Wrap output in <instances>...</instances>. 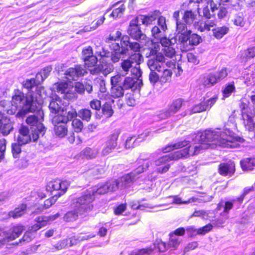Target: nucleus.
I'll return each mask as SVG.
<instances>
[{"label":"nucleus","mask_w":255,"mask_h":255,"mask_svg":"<svg viewBox=\"0 0 255 255\" xmlns=\"http://www.w3.org/2000/svg\"><path fill=\"white\" fill-rule=\"evenodd\" d=\"M200 140L205 143L190 145L184 148L168 154L170 160H178L187 157L190 155L198 154L201 150L208 147V144H215L225 147L237 148L239 146V142L243 141V139L236 136L235 133L229 129L217 128L214 130H206L200 135Z\"/></svg>","instance_id":"obj_1"},{"label":"nucleus","mask_w":255,"mask_h":255,"mask_svg":"<svg viewBox=\"0 0 255 255\" xmlns=\"http://www.w3.org/2000/svg\"><path fill=\"white\" fill-rule=\"evenodd\" d=\"M119 42H116V40L114 42H111L110 44L111 52H103L101 53V57H104L106 58H110L111 62L113 63L118 62L122 58V56L126 54L129 51L131 50L133 52H139L140 50V45L137 42H131L130 38L128 35H124L122 37Z\"/></svg>","instance_id":"obj_2"},{"label":"nucleus","mask_w":255,"mask_h":255,"mask_svg":"<svg viewBox=\"0 0 255 255\" xmlns=\"http://www.w3.org/2000/svg\"><path fill=\"white\" fill-rule=\"evenodd\" d=\"M30 97L25 96L24 93L19 90H15L11 101V109L8 110L9 114H14L17 111L16 117L23 118L30 112L34 111L33 108L34 96L29 94Z\"/></svg>","instance_id":"obj_3"},{"label":"nucleus","mask_w":255,"mask_h":255,"mask_svg":"<svg viewBox=\"0 0 255 255\" xmlns=\"http://www.w3.org/2000/svg\"><path fill=\"white\" fill-rule=\"evenodd\" d=\"M92 193L93 192L87 190L79 197L73 199L71 205L72 208L79 210V213L84 215L91 211L93 208V202L95 200Z\"/></svg>","instance_id":"obj_4"},{"label":"nucleus","mask_w":255,"mask_h":255,"mask_svg":"<svg viewBox=\"0 0 255 255\" xmlns=\"http://www.w3.org/2000/svg\"><path fill=\"white\" fill-rule=\"evenodd\" d=\"M43 120V112L40 110L35 114L29 115L26 119V123L28 125L35 127L31 131L34 140H37L40 136H43L46 132V129L42 124Z\"/></svg>","instance_id":"obj_5"},{"label":"nucleus","mask_w":255,"mask_h":255,"mask_svg":"<svg viewBox=\"0 0 255 255\" xmlns=\"http://www.w3.org/2000/svg\"><path fill=\"white\" fill-rule=\"evenodd\" d=\"M162 59H163V55L161 53H158L156 55L150 58L147 62V66L150 70L149 80L152 85H154L158 81H160V76L157 72L162 71Z\"/></svg>","instance_id":"obj_6"},{"label":"nucleus","mask_w":255,"mask_h":255,"mask_svg":"<svg viewBox=\"0 0 255 255\" xmlns=\"http://www.w3.org/2000/svg\"><path fill=\"white\" fill-rule=\"evenodd\" d=\"M226 68L214 73H210L201 75L198 80V84L204 88H209L221 81L227 76Z\"/></svg>","instance_id":"obj_7"},{"label":"nucleus","mask_w":255,"mask_h":255,"mask_svg":"<svg viewBox=\"0 0 255 255\" xmlns=\"http://www.w3.org/2000/svg\"><path fill=\"white\" fill-rule=\"evenodd\" d=\"M142 55L138 52H135L127 59L123 60L121 63L120 72L123 76L128 75L132 67L136 64L140 65L142 61Z\"/></svg>","instance_id":"obj_8"},{"label":"nucleus","mask_w":255,"mask_h":255,"mask_svg":"<svg viewBox=\"0 0 255 255\" xmlns=\"http://www.w3.org/2000/svg\"><path fill=\"white\" fill-rule=\"evenodd\" d=\"M69 185V183L67 181L56 179L47 184L46 190L50 192L52 195L59 197L65 193Z\"/></svg>","instance_id":"obj_9"},{"label":"nucleus","mask_w":255,"mask_h":255,"mask_svg":"<svg viewBox=\"0 0 255 255\" xmlns=\"http://www.w3.org/2000/svg\"><path fill=\"white\" fill-rule=\"evenodd\" d=\"M142 162H144L142 165L138 166L135 170L130 173L124 175L121 179L120 183L121 184V188L126 187L129 184L132 183L138 177L137 175L144 171V170L147 169L149 167L150 163L149 161L140 160Z\"/></svg>","instance_id":"obj_10"},{"label":"nucleus","mask_w":255,"mask_h":255,"mask_svg":"<svg viewBox=\"0 0 255 255\" xmlns=\"http://www.w3.org/2000/svg\"><path fill=\"white\" fill-rule=\"evenodd\" d=\"M201 40V37L193 33L188 34L186 36H181L179 38L180 49L182 51H187L191 50L194 45H198Z\"/></svg>","instance_id":"obj_11"},{"label":"nucleus","mask_w":255,"mask_h":255,"mask_svg":"<svg viewBox=\"0 0 255 255\" xmlns=\"http://www.w3.org/2000/svg\"><path fill=\"white\" fill-rule=\"evenodd\" d=\"M160 43L163 47V52L165 56L172 58L175 54V45L177 41L176 36L162 37L160 39Z\"/></svg>","instance_id":"obj_12"},{"label":"nucleus","mask_w":255,"mask_h":255,"mask_svg":"<svg viewBox=\"0 0 255 255\" xmlns=\"http://www.w3.org/2000/svg\"><path fill=\"white\" fill-rule=\"evenodd\" d=\"M52 123L54 126V130L55 134L59 137H63L68 132L67 119L61 116H53L51 119Z\"/></svg>","instance_id":"obj_13"},{"label":"nucleus","mask_w":255,"mask_h":255,"mask_svg":"<svg viewBox=\"0 0 255 255\" xmlns=\"http://www.w3.org/2000/svg\"><path fill=\"white\" fill-rule=\"evenodd\" d=\"M138 22V17L131 19L127 30L128 33L135 40H144L146 38V35L141 31Z\"/></svg>","instance_id":"obj_14"},{"label":"nucleus","mask_w":255,"mask_h":255,"mask_svg":"<svg viewBox=\"0 0 255 255\" xmlns=\"http://www.w3.org/2000/svg\"><path fill=\"white\" fill-rule=\"evenodd\" d=\"M95 237V235H88L82 236L81 234L73 236L68 239H65L58 242L54 247L57 250H60L65 248L66 246L69 245V246H72L77 244V242L87 240Z\"/></svg>","instance_id":"obj_15"},{"label":"nucleus","mask_w":255,"mask_h":255,"mask_svg":"<svg viewBox=\"0 0 255 255\" xmlns=\"http://www.w3.org/2000/svg\"><path fill=\"white\" fill-rule=\"evenodd\" d=\"M183 104V100L181 99H178L169 105L166 109L162 110L159 114V118L162 119L168 118L176 114L181 108Z\"/></svg>","instance_id":"obj_16"},{"label":"nucleus","mask_w":255,"mask_h":255,"mask_svg":"<svg viewBox=\"0 0 255 255\" xmlns=\"http://www.w3.org/2000/svg\"><path fill=\"white\" fill-rule=\"evenodd\" d=\"M120 132L119 130H115L108 137L105 143V146L102 150V154L106 156L111 153L118 145L117 140Z\"/></svg>","instance_id":"obj_17"},{"label":"nucleus","mask_w":255,"mask_h":255,"mask_svg":"<svg viewBox=\"0 0 255 255\" xmlns=\"http://www.w3.org/2000/svg\"><path fill=\"white\" fill-rule=\"evenodd\" d=\"M87 71L83 65H77L75 67L68 68L65 72V78L69 82L78 80L79 78L83 76Z\"/></svg>","instance_id":"obj_18"},{"label":"nucleus","mask_w":255,"mask_h":255,"mask_svg":"<svg viewBox=\"0 0 255 255\" xmlns=\"http://www.w3.org/2000/svg\"><path fill=\"white\" fill-rule=\"evenodd\" d=\"M101 63L98 67H94L90 69V72L92 74H96L101 72L105 76L107 75L114 69V66L112 63L109 62V60L104 57H102Z\"/></svg>","instance_id":"obj_19"},{"label":"nucleus","mask_w":255,"mask_h":255,"mask_svg":"<svg viewBox=\"0 0 255 255\" xmlns=\"http://www.w3.org/2000/svg\"><path fill=\"white\" fill-rule=\"evenodd\" d=\"M165 57L163 56V59L162 60L163 69H162V73L160 75V82L161 83H165L170 82L172 75V72L171 69L166 68V67H175V64L171 62H165Z\"/></svg>","instance_id":"obj_20"},{"label":"nucleus","mask_w":255,"mask_h":255,"mask_svg":"<svg viewBox=\"0 0 255 255\" xmlns=\"http://www.w3.org/2000/svg\"><path fill=\"white\" fill-rule=\"evenodd\" d=\"M32 140L36 141L33 138V132L30 134L29 128L27 127L22 126L19 129V135L17 138V141L21 144H25Z\"/></svg>","instance_id":"obj_21"},{"label":"nucleus","mask_w":255,"mask_h":255,"mask_svg":"<svg viewBox=\"0 0 255 255\" xmlns=\"http://www.w3.org/2000/svg\"><path fill=\"white\" fill-rule=\"evenodd\" d=\"M142 85L141 79L136 80L130 77H126L122 82V86L125 90L131 89L132 91L139 90Z\"/></svg>","instance_id":"obj_22"},{"label":"nucleus","mask_w":255,"mask_h":255,"mask_svg":"<svg viewBox=\"0 0 255 255\" xmlns=\"http://www.w3.org/2000/svg\"><path fill=\"white\" fill-rule=\"evenodd\" d=\"M82 57L88 67L95 66L98 61L96 56L93 55L92 48L90 46L83 49Z\"/></svg>","instance_id":"obj_23"},{"label":"nucleus","mask_w":255,"mask_h":255,"mask_svg":"<svg viewBox=\"0 0 255 255\" xmlns=\"http://www.w3.org/2000/svg\"><path fill=\"white\" fill-rule=\"evenodd\" d=\"M112 9L113 10L110 14L109 16L114 19H116L117 18H120L123 15L126 9V6L123 2H117L113 4L111 7L107 10L105 14H107V13Z\"/></svg>","instance_id":"obj_24"},{"label":"nucleus","mask_w":255,"mask_h":255,"mask_svg":"<svg viewBox=\"0 0 255 255\" xmlns=\"http://www.w3.org/2000/svg\"><path fill=\"white\" fill-rule=\"evenodd\" d=\"M49 108L51 113L56 115L62 114L64 110L62 108V100L57 96L51 99Z\"/></svg>","instance_id":"obj_25"},{"label":"nucleus","mask_w":255,"mask_h":255,"mask_svg":"<svg viewBox=\"0 0 255 255\" xmlns=\"http://www.w3.org/2000/svg\"><path fill=\"white\" fill-rule=\"evenodd\" d=\"M149 134V131H145V132L138 135L137 137H135V136L128 137L126 141L125 147L126 148L134 147L148 136Z\"/></svg>","instance_id":"obj_26"},{"label":"nucleus","mask_w":255,"mask_h":255,"mask_svg":"<svg viewBox=\"0 0 255 255\" xmlns=\"http://www.w3.org/2000/svg\"><path fill=\"white\" fill-rule=\"evenodd\" d=\"M219 173L223 176H231L235 171L233 162L223 163L219 166Z\"/></svg>","instance_id":"obj_27"},{"label":"nucleus","mask_w":255,"mask_h":255,"mask_svg":"<svg viewBox=\"0 0 255 255\" xmlns=\"http://www.w3.org/2000/svg\"><path fill=\"white\" fill-rule=\"evenodd\" d=\"M13 124L9 119H3L0 122V131L3 135H8L13 129Z\"/></svg>","instance_id":"obj_28"},{"label":"nucleus","mask_w":255,"mask_h":255,"mask_svg":"<svg viewBox=\"0 0 255 255\" xmlns=\"http://www.w3.org/2000/svg\"><path fill=\"white\" fill-rule=\"evenodd\" d=\"M176 23V32L177 35H176L178 38V41L179 42V38L181 36H186L188 34H190L191 31L187 29V27L185 23L182 22L181 20H177Z\"/></svg>","instance_id":"obj_29"},{"label":"nucleus","mask_w":255,"mask_h":255,"mask_svg":"<svg viewBox=\"0 0 255 255\" xmlns=\"http://www.w3.org/2000/svg\"><path fill=\"white\" fill-rule=\"evenodd\" d=\"M35 221L36 223L30 227L28 230L32 234L42 227L45 226L48 222V218L46 217L40 216L37 217L35 219Z\"/></svg>","instance_id":"obj_30"},{"label":"nucleus","mask_w":255,"mask_h":255,"mask_svg":"<svg viewBox=\"0 0 255 255\" xmlns=\"http://www.w3.org/2000/svg\"><path fill=\"white\" fill-rule=\"evenodd\" d=\"M27 206L25 204H22L13 211H10L6 215L8 217H12L13 219L19 218L26 213Z\"/></svg>","instance_id":"obj_31"},{"label":"nucleus","mask_w":255,"mask_h":255,"mask_svg":"<svg viewBox=\"0 0 255 255\" xmlns=\"http://www.w3.org/2000/svg\"><path fill=\"white\" fill-rule=\"evenodd\" d=\"M37 86L36 80L34 78L27 79L23 81L22 82V86L24 88L27 90L28 93L27 95L28 97H30L29 94H32L33 93V90L35 89Z\"/></svg>","instance_id":"obj_32"},{"label":"nucleus","mask_w":255,"mask_h":255,"mask_svg":"<svg viewBox=\"0 0 255 255\" xmlns=\"http://www.w3.org/2000/svg\"><path fill=\"white\" fill-rule=\"evenodd\" d=\"M72 211L67 212L63 217V220L66 222H74L78 219L79 215H83V214L79 213V211L73 209Z\"/></svg>","instance_id":"obj_33"},{"label":"nucleus","mask_w":255,"mask_h":255,"mask_svg":"<svg viewBox=\"0 0 255 255\" xmlns=\"http://www.w3.org/2000/svg\"><path fill=\"white\" fill-rule=\"evenodd\" d=\"M240 164L243 170H252L255 166V160L254 158H247L242 160Z\"/></svg>","instance_id":"obj_34"},{"label":"nucleus","mask_w":255,"mask_h":255,"mask_svg":"<svg viewBox=\"0 0 255 255\" xmlns=\"http://www.w3.org/2000/svg\"><path fill=\"white\" fill-rule=\"evenodd\" d=\"M97 155V151L90 147L85 148L80 152V156L87 159L95 158Z\"/></svg>","instance_id":"obj_35"},{"label":"nucleus","mask_w":255,"mask_h":255,"mask_svg":"<svg viewBox=\"0 0 255 255\" xmlns=\"http://www.w3.org/2000/svg\"><path fill=\"white\" fill-rule=\"evenodd\" d=\"M197 14L192 10H186L183 14L182 19L185 23L188 25H191L196 18Z\"/></svg>","instance_id":"obj_36"},{"label":"nucleus","mask_w":255,"mask_h":255,"mask_svg":"<svg viewBox=\"0 0 255 255\" xmlns=\"http://www.w3.org/2000/svg\"><path fill=\"white\" fill-rule=\"evenodd\" d=\"M213 35L217 39L222 38L229 32V28L226 26L218 27L213 30Z\"/></svg>","instance_id":"obj_37"},{"label":"nucleus","mask_w":255,"mask_h":255,"mask_svg":"<svg viewBox=\"0 0 255 255\" xmlns=\"http://www.w3.org/2000/svg\"><path fill=\"white\" fill-rule=\"evenodd\" d=\"M254 57H255V46L248 48L244 51L241 55L242 61L245 62Z\"/></svg>","instance_id":"obj_38"},{"label":"nucleus","mask_w":255,"mask_h":255,"mask_svg":"<svg viewBox=\"0 0 255 255\" xmlns=\"http://www.w3.org/2000/svg\"><path fill=\"white\" fill-rule=\"evenodd\" d=\"M34 90L35 91L32 93V95L34 96V101L46 98L47 94L43 87L36 86Z\"/></svg>","instance_id":"obj_39"},{"label":"nucleus","mask_w":255,"mask_h":255,"mask_svg":"<svg viewBox=\"0 0 255 255\" xmlns=\"http://www.w3.org/2000/svg\"><path fill=\"white\" fill-rule=\"evenodd\" d=\"M189 144L188 141H182L178 142V143L167 146L164 148L162 149V151L164 153H166L174 149H178L180 148H182L184 146H187Z\"/></svg>","instance_id":"obj_40"},{"label":"nucleus","mask_w":255,"mask_h":255,"mask_svg":"<svg viewBox=\"0 0 255 255\" xmlns=\"http://www.w3.org/2000/svg\"><path fill=\"white\" fill-rule=\"evenodd\" d=\"M53 196L44 201V203L43 206L42 207H40L39 208L37 209V211H35L37 213H40L42 212L44 209H46L51 207L53 204H54L56 200H57L58 197L57 196H55L52 195Z\"/></svg>","instance_id":"obj_41"},{"label":"nucleus","mask_w":255,"mask_h":255,"mask_svg":"<svg viewBox=\"0 0 255 255\" xmlns=\"http://www.w3.org/2000/svg\"><path fill=\"white\" fill-rule=\"evenodd\" d=\"M78 117L83 121L87 122H89L92 117V112L90 110L88 109H82L78 112Z\"/></svg>","instance_id":"obj_42"},{"label":"nucleus","mask_w":255,"mask_h":255,"mask_svg":"<svg viewBox=\"0 0 255 255\" xmlns=\"http://www.w3.org/2000/svg\"><path fill=\"white\" fill-rule=\"evenodd\" d=\"M124 88H123L122 85L112 86V96L114 98L122 97L124 95Z\"/></svg>","instance_id":"obj_43"},{"label":"nucleus","mask_w":255,"mask_h":255,"mask_svg":"<svg viewBox=\"0 0 255 255\" xmlns=\"http://www.w3.org/2000/svg\"><path fill=\"white\" fill-rule=\"evenodd\" d=\"M91 192H93L92 195L95 197L97 194H103L108 192V187L107 186L106 184H103L101 185H98L97 187H95L91 190H90Z\"/></svg>","instance_id":"obj_44"},{"label":"nucleus","mask_w":255,"mask_h":255,"mask_svg":"<svg viewBox=\"0 0 255 255\" xmlns=\"http://www.w3.org/2000/svg\"><path fill=\"white\" fill-rule=\"evenodd\" d=\"M233 23L238 26L243 27L246 23V20L243 13H239L232 19Z\"/></svg>","instance_id":"obj_45"},{"label":"nucleus","mask_w":255,"mask_h":255,"mask_svg":"<svg viewBox=\"0 0 255 255\" xmlns=\"http://www.w3.org/2000/svg\"><path fill=\"white\" fill-rule=\"evenodd\" d=\"M137 17L139 18V20L141 21L142 24L146 25L151 24L156 18L155 14L140 15Z\"/></svg>","instance_id":"obj_46"},{"label":"nucleus","mask_w":255,"mask_h":255,"mask_svg":"<svg viewBox=\"0 0 255 255\" xmlns=\"http://www.w3.org/2000/svg\"><path fill=\"white\" fill-rule=\"evenodd\" d=\"M52 68L51 66H47L44 68L40 72L38 73L36 75V78L39 79L40 77L41 81H43L49 75Z\"/></svg>","instance_id":"obj_47"},{"label":"nucleus","mask_w":255,"mask_h":255,"mask_svg":"<svg viewBox=\"0 0 255 255\" xmlns=\"http://www.w3.org/2000/svg\"><path fill=\"white\" fill-rule=\"evenodd\" d=\"M153 246L152 248H153V250L157 249L160 252H164L169 248V247H168V245H166V244L161 240H156L153 244Z\"/></svg>","instance_id":"obj_48"},{"label":"nucleus","mask_w":255,"mask_h":255,"mask_svg":"<svg viewBox=\"0 0 255 255\" xmlns=\"http://www.w3.org/2000/svg\"><path fill=\"white\" fill-rule=\"evenodd\" d=\"M217 99L218 97L215 96L209 99L204 100L202 101L205 110L206 111L210 109L217 102Z\"/></svg>","instance_id":"obj_49"},{"label":"nucleus","mask_w":255,"mask_h":255,"mask_svg":"<svg viewBox=\"0 0 255 255\" xmlns=\"http://www.w3.org/2000/svg\"><path fill=\"white\" fill-rule=\"evenodd\" d=\"M181 241L180 238L177 236L170 235V238L168 244L169 248L175 249L179 245Z\"/></svg>","instance_id":"obj_50"},{"label":"nucleus","mask_w":255,"mask_h":255,"mask_svg":"<svg viewBox=\"0 0 255 255\" xmlns=\"http://www.w3.org/2000/svg\"><path fill=\"white\" fill-rule=\"evenodd\" d=\"M153 251V248L151 246L146 249L132 251L130 255H149L152 253Z\"/></svg>","instance_id":"obj_51"},{"label":"nucleus","mask_w":255,"mask_h":255,"mask_svg":"<svg viewBox=\"0 0 255 255\" xmlns=\"http://www.w3.org/2000/svg\"><path fill=\"white\" fill-rule=\"evenodd\" d=\"M103 114L107 118L111 117L113 113V110L111 104L106 103L102 108Z\"/></svg>","instance_id":"obj_52"},{"label":"nucleus","mask_w":255,"mask_h":255,"mask_svg":"<svg viewBox=\"0 0 255 255\" xmlns=\"http://www.w3.org/2000/svg\"><path fill=\"white\" fill-rule=\"evenodd\" d=\"M215 25L214 21L207 20L204 23H201L198 28L201 32L205 31H209L211 27H213Z\"/></svg>","instance_id":"obj_53"},{"label":"nucleus","mask_w":255,"mask_h":255,"mask_svg":"<svg viewBox=\"0 0 255 255\" xmlns=\"http://www.w3.org/2000/svg\"><path fill=\"white\" fill-rule=\"evenodd\" d=\"M22 145L19 143L18 141L12 144V153L14 158L19 157V155L21 152V146Z\"/></svg>","instance_id":"obj_54"},{"label":"nucleus","mask_w":255,"mask_h":255,"mask_svg":"<svg viewBox=\"0 0 255 255\" xmlns=\"http://www.w3.org/2000/svg\"><path fill=\"white\" fill-rule=\"evenodd\" d=\"M106 184L108 187V191H114L120 187L121 188L120 182L117 180L109 181Z\"/></svg>","instance_id":"obj_55"},{"label":"nucleus","mask_w":255,"mask_h":255,"mask_svg":"<svg viewBox=\"0 0 255 255\" xmlns=\"http://www.w3.org/2000/svg\"><path fill=\"white\" fill-rule=\"evenodd\" d=\"M190 2L195 3H205L209 4L210 3V8L212 9V12L213 13L215 10L217 9V5L214 2L213 0H190Z\"/></svg>","instance_id":"obj_56"},{"label":"nucleus","mask_w":255,"mask_h":255,"mask_svg":"<svg viewBox=\"0 0 255 255\" xmlns=\"http://www.w3.org/2000/svg\"><path fill=\"white\" fill-rule=\"evenodd\" d=\"M231 0H220V4L227 5L228 9L238 10L241 9V6L239 3L236 4L229 3Z\"/></svg>","instance_id":"obj_57"},{"label":"nucleus","mask_w":255,"mask_h":255,"mask_svg":"<svg viewBox=\"0 0 255 255\" xmlns=\"http://www.w3.org/2000/svg\"><path fill=\"white\" fill-rule=\"evenodd\" d=\"M164 32V31H163L158 26H154L151 29L152 35L154 37V38L157 40H159L163 36V33Z\"/></svg>","instance_id":"obj_58"},{"label":"nucleus","mask_w":255,"mask_h":255,"mask_svg":"<svg viewBox=\"0 0 255 255\" xmlns=\"http://www.w3.org/2000/svg\"><path fill=\"white\" fill-rule=\"evenodd\" d=\"M56 116H61L62 117L65 118L67 119V122L70 120H71L74 118H75L77 116H78V113L76 112V111L75 109H72L70 111H69L67 112V115L65 116L64 115V112L62 114H58L55 115Z\"/></svg>","instance_id":"obj_59"},{"label":"nucleus","mask_w":255,"mask_h":255,"mask_svg":"<svg viewBox=\"0 0 255 255\" xmlns=\"http://www.w3.org/2000/svg\"><path fill=\"white\" fill-rule=\"evenodd\" d=\"M130 72H131V74L133 76H135L137 79H135L136 80H139L140 79V78L141 77L142 75V71L140 68L139 65H136L135 64L131 69L130 70Z\"/></svg>","instance_id":"obj_60"},{"label":"nucleus","mask_w":255,"mask_h":255,"mask_svg":"<svg viewBox=\"0 0 255 255\" xmlns=\"http://www.w3.org/2000/svg\"><path fill=\"white\" fill-rule=\"evenodd\" d=\"M210 211H205L203 210L195 211L192 215V217H199L204 219H210L209 214H210Z\"/></svg>","instance_id":"obj_61"},{"label":"nucleus","mask_w":255,"mask_h":255,"mask_svg":"<svg viewBox=\"0 0 255 255\" xmlns=\"http://www.w3.org/2000/svg\"><path fill=\"white\" fill-rule=\"evenodd\" d=\"M72 126L76 132H80L83 128V122L78 119H75L72 121Z\"/></svg>","instance_id":"obj_62"},{"label":"nucleus","mask_w":255,"mask_h":255,"mask_svg":"<svg viewBox=\"0 0 255 255\" xmlns=\"http://www.w3.org/2000/svg\"><path fill=\"white\" fill-rule=\"evenodd\" d=\"M123 76L120 72V74L113 76L111 78V83L112 86L121 85L122 84V77Z\"/></svg>","instance_id":"obj_63"},{"label":"nucleus","mask_w":255,"mask_h":255,"mask_svg":"<svg viewBox=\"0 0 255 255\" xmlns=\"http://www.w3.org/2000/svg\"><path fill=\"white\" fill-rule=\"evenodd\" d=\"M235 89V87L234 84H228L223 91V96L225 98L229 97Z\"/></svg>","instance_id":"obj_64"}]
</instances>
